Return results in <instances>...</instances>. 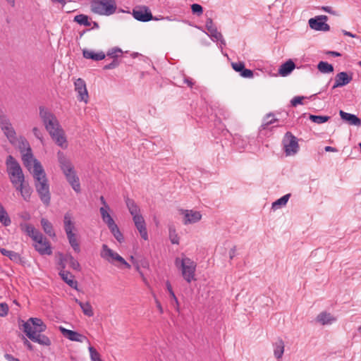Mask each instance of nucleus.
Returning <instances> with one entry per match:
<instances>
[{"label":"nucleus","mask_w":361,"mask_h":361,"mask_svg":"<svg viewBox=\"0 0 361 361\" xmlns=\"http://www.w3.org/2000/svg\"><path fill=\"white\" fill-rule=\"evenodd\" d=\"M23 230L35 241V247L41 255H50L52 253L49 242L30 224L22 226Z\"/></svg>","instance_id":"20e7f679"},{"label":"nucleus","mask_w":361,"mask_h":361,"mask_svg":"<svg viewBox=\"0 0 361 361\" xmlns=\"http://www.w3.org/2000/svg\"><path fill=\"white\" fill-rule=\"evenodd\" d=\"M132 15L135 19L141 22H148L153 19L150 9L146 6H135L133 9Z\"/></svg>","instance_id":"9b49d317"},{"label":"nucleus","mask_w":361,"mask_h":361,"mask_svg":"<svg viewBox=\"0 0 361 361\" xmlns=\"http://www.w3.org/2000/svg\"><path fill=\"white\" fill-rule=\"evenodd\" d=\"M205 26L208 31L209 35L214 40L221 41V42H222L224 40L221 33L217 30V28L215 26V25L214 24L212 18L207 19Z\"/></svg>","instance_id":"a211bd4d"},{"label":"nucleus","mask_w":361,"mask_h":361,"mask_svg":"<svg viewBox=\"0 0 361 361\" xmlns=\"http://www.w3.org/2000/svg\"><path fill=\"white\" fill-rule=\"evenodd\" d=\"M317 68L322 73H329L334 71L333 66L324 61H320L317 65Z\"/></svg>","instance_id":"e433bc0d"},{"label":"nucleus","mask_w":361,"mask_h":361,"mask_svg":"<svg viewBox=\"0 0 361 361\" xmlns=\"http://www.w3.org/2000/svg\"><path fill=\"white\" fill-rule=\"evenodd\" d=\"M64 223V229L66 235L73 233L75 230L74 223L72 221L71 214L69 213H66L64 216L63 219Z\"/></svg>","instance_id":"c756f323"},{"label":"nucleus","mask_w":361,"mask_h":361,"mask_svg":"<svg viewBox=\"0 0 361 361\" xmlns=\"http://www.w3.org/2000/svg\"><path fill=\"white\" fill-rule=\"evenodd\" d=\"M74 21L78 23L80 25H83L85 26H90V23L89 21V18L87 16L84 14H80L78 16H75L74 18Z\"/></svg>","instance_id":"a19ab883"},{"label":"nucleus","mask_w":361,"mask_h":361,"mask_svg":"<svg viewBox=\"0 0 361 361\" xmlns=\"http://www.w3.org/2000/svg\"><path fill=\"white\" fill-rule=\"evenodd\" d=\"M111 209L109 206H106V207H101L99 209V212L101 214L102 219L103 221L107 225L108 227L112 226L116 224L113 218L110 214Z\"/></svg>","instance_id":"b1692460"},{"label":"nucleus","mask_w":361,"mask_h":361,"mask_svg":"<svg viewBox=\"0 0 361 361\" xmlns=\"http://www.w3.org/2000/svg\"><path fill=\"white\" fill-rule=\"evenodd\" d=\"M13 145H16L18 146L21 154L31 149L28 142L23 137H20L19 139L16 137V141Z\"/></svg>","instance_id":"2f4dec72"},{"label":"nucleus","mask_w":361,"mask_h":361,"mask_svg":"<svg viewBox=\"0 0 361 361\" xmlns=\"http://www.w3.org/2000/svg\"><path fill=\"white\" fill-rule=\"evenodd\" d=\"M101 257L110 263L119 262L127 269L130 268V265L117 252L109 248L106 245L104 244L102 247L100 253Z\"/></svg>","instance_id":"6e6552de"},{"label":"nucleus","mask_w":361,"mask_h":361,"mask_svg":"<svg viewBox=\"0 0 361 361\" xmlns=\"http://www.w3.org/2000/svg\"><path fill=\"white\" fill-rule=\"evenodd\" d=\"M341 118L347 121L349 124L360 126H361V120L354 114L346 113L342 110L339 111Z\"/></svg>","instance_id":"4be33fe9"},{"label":"nucleus","mask_w":361,"mask_h":361,"mask_svg":"<svg viewBox=\"0 0 361 361\" xmlns=\"http://www.w3.org/2000/svg\"><path fill=\"white\" fill-rule=\"evenodd\" d=\"M353 80L352 75H348L346 72H341L336 75L335 83L333 88L342 87L348 85Z\"/></svg>","instance_id":"aec40b11"},{"label":"nucleus","mask_w":361,"mask_h":361,"mask_svg":"<svg viewBox=\"0 0 361 361\" xmlns=\"http://www.w3.org/2000/svg\"><path fill=\"white\" fill-rule=\"evenodd\" d=\"M116 8L115 0H92L90 4L91 11L99 16H111Z\"/></svg>","instance_id":"423d86ee"},{"label":"nucleus","mask_w":361,"mask_h":361,"mask_svg":"<svg viewBox=\"0 0 361 361\" xmlns=\"http://www.w3.org/2000/svg\"><path fill=\"white\" fill-rule=\"evenodd\" d=\"M0 252L3 255L9 257V259L13 262H18L20 260V257L19 254L13 251L8 250L5 248H0Z\"/></svg>","instance_id":"c9c22d12"},{"label":"nucleus","mask_w":361,"mask_h":361,"mask_svg":"<svg viewBox=\"0 0 361 361\" xmlns=\"http://www.w3.org/2000/svg\"><path fill=\"white\" fill-rule=\"evenodd\" d=\"M191 9L193 13H196L198 16H201L203 13V8L202 6L197 4H193L191 6Z\"/></svg>","instance_id":"49530a36"},{"label":"nucleus","mask_w":361,"mask_h":361,"mask_svg":"<svg viewBox=\"0 0 361 361\" xmlns=\"http://www.w3.org/2000/svg\"><path fill=\"white\" fill-rule=\"evenodd\" d=\"M330 117L327 116H315V115H310V119L316 123L321 124L323 123H325L329 120Z\"/></svg>","instance_id":"79ce46f5"},{"label":"nucleus","mask_w":361,"mask_h":361,"mask_svg":"<svg viewBox=\"0 0 361 361\" xmlns=\"http://www.w3.org/2000/svg\"><path fill=\"white\" fill-rule=\"evenodd\" d=\"M170 239L173 244H178V238L176 234L175 230L170 228Z\"/></svg>","instance_id":"09e8293b"},{"label":"nucleus","mask_w":361,"mask_h":361,"mask_svg":"<svg viewBox=\"0 0 361 361\" xmlns=\"http://www.w3.org/2000/svg\"><path fill=\"white\" fill-rule=\"evenodd\" d=\"M75 90L78 94V99L80 101H83L85 103H87L89 96L88 92L86 87L85 82L81 79L78 78L75 83Z\"/></svg>","instance_id":"2eb2a0df"},{"label":"nucleus","mask_w":361,"mask_h":361,"mask_svg":"<svg viewBox=\"0 0 361 361\" xmlns=\"http://www.w3.org/2000/svg\"><path fill=\"white\" fill-rule=\"evenodd\" d=\"M130 260H131L133 263H135V269H136V270H137V271H139V272L140 273V274L142 276V273L140 272V267H139V265H138L137 263H135V259H134L133 256H131V257H130Z\"/></svg>","instance_id":"4d7b16f0"},{"label":"nucleus","mask_w":361,"mask_h":361,"mask_svg":"<svg viewBox=\"0 0 361 361\" xmlns=\"http://www.w3.org/2000/svg\"><path fill=\"white\" fill-rule=\"evenodd\" d=\"M295 67V63L291 60H288L281 66L279 73L281 76H286L292 72Z\"/></svg>","instance_id":"cd10ccee"},{"label":"nucleus","mask_w":361,"mask_h":361,"mask_svg":"<svg viewBox=\"0 0 361 361\" xmlns=\"http://www.w3.org/2000/svg\"><path fill=\"white\" fill-rule=\"evenodd\" d=\"M325 151L326 152H336V149L332 147H330V146H326L325 147Z\"/></svg>","instance_id":"bf43d9fd"},{"label":"nucleus","mask_w":361,"mask_h":361,"mask_svg":"<svg viewBox=\"0 0 361 361\" xmlns=\"http://www.w3.org/2000/svg\"><path fill=\"white\" fill-rule=\"evenodd\" d=\"M32 132H33L35 136L37 138H38L42 142H43V137H42V134L40 130L38 128L35 127L32 129Z\"/></svg>","instance_id":"8fccbe9b"},{"label":"nucleus","mask_w":361,"mask_h":361,"mask_svg":"<svg viewBox=\"0 0 361 361\" xmlns=\"http://www.w3.org/2000/svg\"><path fill=\"white\" fill-rule=\"evenodd\" d=\"M118 66V62L114 60L112 63L108 64V65H106L104 66V69H111V68H116V66Z\"/></svg>","instance_id":"864d4df0"},{"label":"nucleus","mask_w":361,"mask_h":361,"mask_svg":"<svg viewBox=\"0 0 361 361\" xmlns=\"http://www.w3.org/2000/svg\"><path fill=\"white\" fill-rule=\"evenodd\" d=\"M289 197H290L289 194L283 196L282 197H281L278 200L275 201L272 204V207L274 209H278L281 206L285 205L287 203V202H288V200L289 199Z\"/></svg>","instance_id":"37998d69"},{"label":"nucleus","mask_w":361,"mask_h":361,"mask_svg":"<svg viewBox=\"0 0 361 361\" xmlns=\"http://www.w3.org/2000/svg\"><path fill=\"white\" fill-rule=\"evenodd\" d=\"M303 97H295L291 100V104L293 106H296L298 104H302V100Z\"/></svg>","instance_id":"3c124183"},{"label":"nucleus","mask_w":361,"mask_h":361,"mask_svg":"<svg viewBox=\"0 0 361 361\" xmlns=\"http://www.w3.org/2000/svg\"><path fill=\"white\" fill-rule=\"evenodd\" d=\"M328 54L334 56H340L341 54L336 51H329Z\"/></svg>","instance_id":"680f3d73"},{"label":"nucleus","mask_w":361,"mask_h":361,"mask_svg":"<svg viewBox=\"0 0 361 361\" xmlns=\"http://www.w3.org/2000/svg\"><path fill=\"white\" fill-rule=\"evenodd\" d=\"M21 155L23 164L33 175L35 185L41 200L47 206L49 205L51 199L49 185L42 164L33 157L32 149Z\"/></svg>","instance_id":"f257e3e1"},{"label":"nucleus","mask_w":361,"mask_h":361,"mask_svg":"<svg viewBox=\"0 0 361 361\" xmlns=\"http://www.w3.org/2000/svg\"><path fill=\"white\" fill-rule=\"evenodd\" d=\"M84 58L88 59H92L94 61H101L105 58V54L103 51L94 53L92 51L84 49L82 51Z\"/></svg>","instance_id":"bb28decb"},{"label":"nucleus","mask_w":361,"mask_h":361,"mask_svg":"<svg viewBox=\"0 0 361 361\" xmlns=\"http://www.w3.org/2000/svg\"><path fill=\"white\" fill-rule=\"evenodd\" d=\"M8 312V306L6 303H0V317H5Z\"/></svg>","instance_id":"de8ad7c7"},{"label":"nucleus","mask_w":361,"mask_h":361,"mask_svg":"<svg viewBox=\"0 0 361 361\" xmlns=\"http://www.w3.org/2000/svg\"><path fill=\"white\" fill-rule=\"evenodd\" d=\"M231 66L235 71L240 73V76L243 78H251L253 77L252 71L250 69H246L245 63L242 61L233 62L231 63Z\"/></svg>","instance_id":"6ab92c4d"},{"label":"nucleus","mask_w":361,"mask_h":361,"mask_svg":"<svg viewBox=\"0 0 361 361\" xmlns=\"http://www.w3.org/2000/svg\"><path fill=\"white\" fill-rule=\"evenodd\" d=\"M12 185L16 190L20 192V195L25 201H29L32 194V189L29 184L25 182V179L19 182L16 181V183H12Z\"/></svg>","instance_id":"4468645a"},{"label":"nucleus","mask_w":361,"mask_h":361,"mask_svg":"<svg viewBox=\"0 0 361 361\" xmlns=\"http://www.w3.org/2000/svg\"><path fill=\"white\" fill-rule=\"evenodd\" d=\"M6 172L11 183L23 180L25 176L17 160L11 155L7 157L6 160Z\"/></svg>","instance_id":"0eeeda50"},{"label":"nucleus","mask_w":361,"mask_h":361,"mask_svg":"<svg viewBox=\"0 0 361 361\" xmlns=\"http://www.w3.org/2000/svg\"><path fill=\"white\" fill-rule=\"evenodd\" d=\"M283 146L286 156H293L299 149L297 138L290 132L285 134Z\"/></svg>","instance_id":"1a4fd4ad"},{"label":"nucleus","mask_w":361,"mask_h":361,"mask_svg":"<svg viewBox=\"0 0 361 361\" xmlns=\"http://www.w3.org/2000/svg\"><path fill=\"white\" fill-rule=\"evenodd\" d=\"M109 230L111 231L113 235L115 237V238L119 242L122 243L123 241V236L121 232L120 231L118 226L114 224L112 226L108 227Z\"/></svg>","instance_id":"58836bf2"},{"label":"nucleus","mask_w":361,"mask_h":361,"mask_svg":"<svg viewBox=\"0 0 361 361\" xmlns=\"http://www.w3.org/2000/svg\"><path fill=\"white\" fill-rule=\"evenodd\" d=\"M11 6H15V0H6Z\"/></svg>","instance_id":"e2e57ef3"},{"label":"nucleus","mask_w":361,"mask_h":361,"mask_svg":"<svg viewBox=\"0 0 361 361\" xmlns=\"http://www.w3.org/2000/svg\"><path fill=\"white\" fill-rule=\"evenodd\" d=\"M46 329V324L39 318H30L23 324V331L31 341L42 345L49 346L51 343L50 339L47 336L41 334Z\"/></svg>","instance_id":"7ed1b4c3"},{"label":"nucleus","mask_w":361,"mask_h":361,"mask_svg":"<svg viewBox=\"0 0 361 361\" xmlns=\"http://www.w3.org/2000/svg\"><path fill=\"white\" fill-rule=\"evenodd\" d=\"M25 343L27 345V346L29 348H31V344H30V343L27 340H25Z\"/></svg>","instance_id":"69168bd1"},{"label":"nucleus","mask_w":361,"mask_h":361,"mask_svg":"<svg viewBox=\"0 0 361 361\" xmlns=\"http://www.w3.org/2000/svg\"><path fill=\"white\" fill-rule=\"evenodd\" d=\"M5 357L8 361H20L19 359L15 358L12 355L8 354L6 355Z\"/></svg>","instance_id":"6e6d98bb"},{"label":"nucleus","mask_w":361,"mask_h":361,"mask_svg":"<svg viewBox=\"0 0 361 361\" xmlns=\"http://www.w3.org/2000/svg\"><path fill=\"white\" fill-rule=\"evenodd\" d=\"M0 221L4 226H8L11 224V220L8 216L7 212L4 207L0 204Z\"/></svg>","instance_id":"ea45409f"},{"label":"nucleus","mask_w":361,"mask_h":361,"mask_svg":"<svg viewBox=\"0 0 361 361\" xmlns=\"http://www.w3.org/2000/svg\"><path fill=\"white\" fill-rule=\"evenodd\" d=\"M42 226L44 232L51 237L55 236L51 224L46 219H42L41 220Z\"/></svg>","instance_id":"f704fd0d"},{"label":"nucleus","mask_w":361,"mask_h":361,"mask_svg":"<svg viewBox=\"0 0 361 361\" xmlns=\"http://www.w3.org/2000/svg\"><path fill=\"white\" fill-rule=\"evenodd\" d=\"M56 257L59 259V265L61 270H63L66 267V262H67L66 255H63L62 253L58 252Z\"/></svg>","instance_id":"a18cd8bd"},{"label":"nucleus","mask_w":361,"mask_h":361,"mask_svg":"<svg viewBox=\"0 0 361 361\" xmlns=\"http://www.w3.org/2000/svg\"><path fill=\"white\" fill-rule=\"evenodd\" d=\"M126 202L130 214L133 216V219H136L137 217H142L140 214V209L134 200L127 199Z\"/></svg>","instance_id":"393cba45"},{"label":"nucleus","mask_w":361,"mask_h":361,"mask_svg":"<svg viewBox=\"0 0 361 361\" xmlns=\"http://www.w3.org/2000/svg\"><path fill=\"white\" fill-rule=\"evenodd\" d=\"M181 214L183 215V224L185 225L195 224L202 219V214L200 212L194 210H182Z\"/></svg>","instance_id":"dca6fc26"},{"label":"nucleus","mask_w":361,"mask_h":361,"mask_svg":"<svg viewBox=\"0 0 361 361\" xmlns=\"http://www.w3.org/2000/svg\"><path fill=\"white\" fill-rule=\"evenodd\" d=\"M0 126L10 142L14 144L16 141V132L7 117L1 114H0Z\"/></svg>","instance_id":"9d476101"},{"label":"nucleus","mask_w":361,"mask_h":361,"mask_svg":"<svg viewBox=\"0 0 361 361\" xmlns=\"http://www.w3.org/2000/svg\"><path fill=\"white\" fill-rule=\"evenodd\" d=\"M274 355L277 359H280L282 357L283 354L284 353V342L282 339L279 338L274 345Z\"/></svg>","instance_id":"473e14b6"},{"label":"nucleus","mask_w":361,"mask_h":361,"mask_svg":"<svg viewBox=\"0 0 361 361\" xmlns=\"http://www.w3.org/2000/svg\"><path fill=\"white\" fill-rule=\"evenodd\" d=\"M39 117L49 133L51 138L56 145L63 149L68 147V141L65 132L61 127L59 122L55 115L44 107L39 108Z\"/></svg>","instance_id":"f03ea898"},{"label":"nucleus","mask_w":361,"mask_h":361,"mask_svg":"<svg viewBox=\"0 0 361 361\" xmlns=\"http://www.w3.org/2000/svg\"><path fill=\"white\" fill-rule=\"evenodd\" d=\"M62 279L71 288L77 289L78 283L74 280V276L68 271L61 270L59 273Z\"/></svg>","instance_id":"a878e982"},{"label":"nucleus","mask_w":361,"mask_h":361,"mask_svg":"<svg viewBox=\"0 0 361 361\" xmlns=\"http://www.w3.org/2000/svg\"><path fill=\"white\" fill-rule=\"evenodd\" d=\"M134 224L137 229L138 230L142 238L145 240H148V234L146 229L145 222L143 217H137L136 219H133Z\"/></svg>","instance_id":"412c9836"},{"label":"nucleus","mask_w":361,"mask_h":361,"mask_svg":"<svg viewBox=\"0 0 361 361\" xmlns=\"http://www.w3.org/2000/svg\"><path fill=\"white\" fill-rule=\"evenodd\" d=\"M358 330H359L360 333L361 334V326L359 327Z\"/></svg>","instance_id":"774afa93"},{"label":"nucleus","mask_w":361,"mask_h":361,"mask_svg":"<svg viewBox=\"0 0 361 361\" xmlns=\"http://www.w3.org/2000/svg\"><path fill=\"white\" fill-rule=\"evenodd\" d=\"M66 259H67V262L69 263L71 268L75 270H78L80 269L79 262L71 254H66Z\"/></svg>","instance_id":"c03bdc74"},{"label":"nucleus","mask_w":361,"mask_h":361,"mask_svg":"<svg viewBox=\"0 0 361 361\" xmlns=\"http://www.w3.org/2000/svg\"><path fill=\"white\" fill-rule=\"evenodd\" d=\"M175 265L181 270L183 279L190 283L195 280L196 263L191 259L182 255L181 257H176Z\"/></svg>","instance_id":"39448f33"},{"label":"nucleus","mask_w":361,"mask_h":361,"mask_svg":"<svg viewBox=\"0 0 361 361\" xmlns=\"http://www.w3.org/2000/svg\"><path fill=\"white\" fill-rule=\"evenodd\" d=\"M66 235H67L68 242H69L71 246L72 247V248L74 250V251L78 253L80 252V244L77 240L76 234L75 233H72L70 234H67Z\"/></svg>","instance_id":"72a5a7b5"},{"label":"nucleus","mask_w":361,"mask_h":361,"mask_svg":"<svg viewBox=\"0 0 361 361\" xmlns=\"http://www.w3.org/2000/svg\"><path fill=\"white\" fill-rule=\"evenodd\" d=\"M343 33L344 34V35H346V36H349L350 37H356V35H353V33L348 32V31H346V30H343Z\"/></svg>","instance_id":"13d9d810"},{"label":"nucleus","mask_w":361,"mask_h":361,"mask_svg":"<svg viewBox=\"0 0 361 361\" xmlns=\"http://www.w3.org/2000/svg\"><path fill=\"white\" fill-rule=\"evenodd\" d=\"M270 117H271V115H268L267 116V118H265L264 124H263L264 126H267L273 123L274 121H276V119H275V118L269 119Z\"/></svg>","instance_id":"603ef678"},{"label":"nucleus","mask_w":361,"mask_h":361,"mask_svg":"<svg viewBox=\"0 0 361 361\" xmlns=\"http://www.w3.org/2000/svg\"><path fill=\"white\" fill-rule=\"evenodd\" d=\"M59 329L61 331V333L62 334V335L65 338L68 339L69 341H75V342H78V343H84V342H86L88 343H90L89 340L87 339V338L85 336H84L77 331L67 329L62 326H60L59 327Z\"/></svg>","instance_id":"f8f14e48"},{"label":"nucleus","mask_w":361,"mask_h":361,"mask_svg":"<svg viewBox=\"0 0 361 361\" xmlns=\"http://www.w3.org/2000/svg\"><path fill=\"white\" fill-rule=\"evenodd\" d=\"M323 9L327 12H330V10H329V7H324Z\"/></svg>","instance_id":"338daca9"},{"label":"nucleus","mask_w":361,"mask_h":361,"mask_svg":"<svg viewBox=\"0 0 361 361\" xmlns=\"http://www.w3.org/2000/svg\"><path fill=\"white\" fill-rule=\"evenodd\" d=\"M328 18L326 16H320L316 18L309 20V25L312 29L320 31H328L330 27L326 23Z\"/></svg>","instance_id":"ddd939ff"},{"label":"nucleus","mask_w":361,"mask_h":361,"mask_svg":"<svg viewBox=\"0 0 361 361\" xmlns=\"http://www.w3.org/2000/svg\"><path fill=\"white\" fill-rule=\"evenodd\" d=\"M54 2H57V3H60L63 5H64L66 4V1L65 0H52Z\"/></svg>","instance_id":"0e129e2a"},{"label":"nucleus","mask_w":361,"mask_h":361,"mask_svg":"<svg viewBox=\"0 0 361 361\" xmlns=\"http://www.w3.org/2000/svg\"><path fill=\"white\" fill-rule=\"evenodd\" d=\"M57 157L60 167L65 176L75 171L71 162L63 152L59 151L57 153Z\"/></svg>","instance_id":"f3484780"},{"label":"nucleus","mask_w":361,"mask_h":361,"mask_svg":"<svg viewBox=\"0 0 361 361\" xmlns=\"http://www.w3.org/2000/svg\"><path fill=\"white\" fill-rule=\"evenodd\" d=\"M75 302L80 305L85 315L89 317H91L94 315L92 307L89 302H82L79 301L78 299H75Z\"/></svg>","instance_id":"7c9ffc66"},{"label":"nucleus","mask_w":361,"mask_h":361,"mask_svg":"<svg viewBox=\"0 0 361 361\" xmlns=\"http://www.w3.org/2000/svg\"><path fill=\"white\" fill-rule=\"evenodd\" d=\"M100 200H101V202H102V204L104 205L102 207H106V206H109V205L106 204V201H105V200H104V197H103V196H102V197H100Z\"/></svg>","instance_id":"052dcab7"},{"label":"nucleus","mask_w":361,"mask_h":361,"mask_svg":"<svg viewBox=\"0 0 361 361\" xmlns=\"http://www.w3.org/2000/svg\"><path fill=\"white\" fill-rule=\"evenodd\" d=\"M65 176L68 182L71 185L72 188L74 190V191L78 193L80 192V184L79 181V178L76 176L75 171L71 173H68Z\"/></svg>","instance_id":"5701e85b"},{"label":"nucleus","mask_w":361,"mask_h":361,"mask_svg":"<svg viewBox=\"0 0 361 361\" xmlns=\"http://www.w3.org/2000/svg\"><path fill=\"white\" fill-rule=\"evenodd\" d=\"M166 288L169 293V295L171 298V299L173 300V301L174 302V306H175V308L177 312H179L180 311V305H179V302L178 300V298H176L173 289H172V287H171V285L169 281H166Z\"/></svg>","instance_id":"4c0bfd02"},{"label":"nucleus","mask_w":361,"mask_h":361,"mask_svg":"<svg viewBox=\"0 0 361 361\" xmlns=\"http://www.w3.org/2000/svg\"><path fill=\"white\" fill-rule=\"evenodd\" d=\"M155 302H156L157 307L158 310L159 311L160 314H162L164 311H163V308L161 305V302L157 299H155Z\"/></svg>","instance_id":"5fc2aeb1"},{"label":"nucleus","mask_w":361,"mask_h":361,"mask_svg":"<svg viewBox=\"0 0 361 361\" xmlns=\"http://www.w3.org/2000/svg\"><path fill=\"white\" fill-rule=\"evenodd\" d=\"M317 321L322 325L331 324L336 321L330 313L322 312L317 317Z\"/></svg>","instance_id":"c85d7f7f"}]
</instances>
